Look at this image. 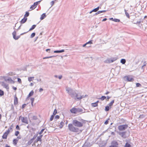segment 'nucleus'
Masks as SVG:
<instances>
[{"instance_id":"f257e3e1","label":"nucleus","mask_w":147,"mask_h":147,"mask_svg":"<svg viewBox=\"0 0 147 147\" xmlns=\"http://www.w3.org/2000/svg\"><path fill=\"white\" fill-rule=\"evenodd\" d=\"M66 90L67 92L70 96L71 97L75 100L77 99L78 96H79V94H77L75 90H74L72 88L68 87L66 88Z\"/></svg>"},{"instance_id":"f03ea898","label":"nucleus","mask_w":147,"mask_h":147,"mask_svg":"<svg viewBox=\"0 0 147 147\" xmlns=\"http://www.w3.org/2000/svg\"><path fill=\"white\" fill-rule=\"evenodd\" d=\"M83 119H81L80 122L79 121L77 120H74L72 122V123L73 125L75 126L78 127H82L83 125Z\"/></svg>"},{"instance_id":"7ed1b4c3","label":"nucleus","mask_w":147,"mask_h":147,"mask_svg":"<svg viewBox=\"0 0 147 147\" xmlns=\"http://www.w3.org/2000/svg\"><path fill=\"white\" fill-rule=\"evenodd\" d=\"M68 128L69 130L73 132H78L79 129L77 127H74L73 126V125L72 124H69L68 125Z\"/></svg>"},{"instance_id":"20e7f679","label":"nucleus","mask_w":147,"mask_h":147,"mask_svg":"<svg viewBox=\"0 0 147 147\" xmlns=\"http://www.w3.org/2000/svg\"><path fill=\"white\" fill-rule=\"evenodd\" d=\"M117 59L116 58H113L111 59H107L105 61V62L107 63H109L115 61Z\"/></svg>"},{"instance_id":"39448f33","label":"nucleus","mask_w":147,"mask_h":147,"mask_svg":"<svg viewBox=\"0 0 147 147\" xmlns=\"http://www.w3.org/2000/svg\"><path fill=\"white\" fill-rule=\"evenodd\" d=\"M128 127V125H120L118 127V129L120 131H123L125 130Z\"/></svg>"},{"instance_id":"423d86ee","label":"nucleus","mask_w":147,"mask_h":147,"mask_svg":"<svg viewBox=\"0 0 147 147\" xmlns=\"http://www.w3.org/2000/svg\"><path fill=\"white\" fill-rule=\"evenodd\" d=\"M20 119L21 120L22 122L25 123L26 124L28 123V119L27 117H20Z\"/></svg>"},{"instance_id":"0eeeda50","label":"nucleus","mask_w":147,"mask_h":147,"mask_svg":"<svg viewBox=\"0 0 147 147\" xmlns=\"http://www.w3.org/2000/svg\"><path fill=\"white\" fill-rule=\"evenodd\" d=\"M65 51V50L64 49H62L61 50H57L55 51H51L49 52L51 53H63Z\"/></svg>"},{"instance_id":"6e6552de","label":"nucleus","mask_w":147,"mask_h":147,"mask_svg":"<svg viewBox=\"0 0 147 147\" xmlns=\"http://www.w3.org/2000/svg\"><path fill=\"white\" fill-rule=\"evenodd\" d=\"M12 35L13 36V38L15 40H17L20 37V36H16V32L14 31L12 33Z\"/></svg>"},{"instance_id":"1a4fd4ad","label":"nucleus","mask_w":147,"mask_h":147,"mask_svg":"<svg viewBox=\"0 0 147 147\" xmlns=\"http://www.w3.org/2000/svg\"><path fill=\"white\" fill-rule=\"evenodd\" d=\"M126 132L123 131L119 132V134L123 138H125L126 137Z\"/></svg>"},{"instance_id":"9d476101","label":"nucleus","mask_w":147,"mask_h":147,"mask_svg":"<svg viewBox=\"0 0 147 147\" xmlns=\"http://www.w3.org/2000/svg\"><path fill=\"white\" fill-rule=\"evenodd\" d=\"M126 80L129 82H132L134 79L131 76H127L125 77Z\"/></svg>"},{"instance_id":"9b49d317","label":"nucleus","mask_w":147,"mask_h":147,"mask_svg":"<svg viewBox=\"0 0 147 147\" xmlns=\"http://www.w3.org/2000/svg\"><path fill=\"white\" fill-rule=\"evenodd\" d=\"M0 83L1 85L4 88H5L6 89H9L8 85L6 84L5 82H1Z\"/></svg>"},{"instance_id":"f8f14e48","label":"nucleus","mask_w":147,"mask_h":147,"mask_svg":"<svg viewBox=\"0 0 147 147\" xmlns=\"http://www.w3.org/2000/svg\"><path fill=\"white\" fill-rule=\"evenodd\" d=\"M4 80L5 81L7 82V81H8L10 83H14V82L13 80L11 78H4Z\"/></svg>"},{"instance_id":"ddd939ff","label":"nucleus","mask_w":147,"mask_h":147,"mask_svg":"<svg viewBox=\"0 0 147 147\" xmlns=\"http://www.w3.org/2000/svg\"><path fill=\"white\" fill-rule=\"evenodd\" d=\"M27 18H26L24 17L23 18L20 22L21 24H23L25 23L27 20Z\"/></svg>"},{"instance_id":"4468645a","label":"nucleus","mask_w":147,"mask_h":147,"mask_svg":"<svg viewBox=\"0 0 147 147\" xmlns=\"http://www.w3.org/2000/svg\"><path fill=\"white\" fill-rule=\"evenodd\" d=\"M81 112L82 113H84L85 112V111H84L83 109H82L79 108H76V113Z\"/></svg>"},{"instance_id":"2eb2a0df","label":"nucleus","mask_w":147,"mask_h":147,"mask_svg":"<svg viewBox=\"0 0 147 147\" xmlns=\"http://www.w3.org/2000/svg\"><path fill=\"white\" fill-rule=\"evenodd\" d=\"M37 6V5L35 3V2H34V4L32 5L30 7V8L32 9L31 10H32V9H34Z\"/></svg>"},{"instance_id":"dca6fc26","label":"nucleus","mask_w":147,"mask_h":147,"mask_svg":"<svg viewBox=\"0 0 147 147\" xmlns=\"http://www.w3.org/2000/svg\"><path fill=\"white\" fill-rule=\"evenodd\" d=\"M70 111L72 113H76V108H73L70 110Z\"/></svg>"},{"instance_id":"f3484780","label":"nucleus","mask_w":147,"mask_h":147,"mask_svg":"<svg viewBox=\"0 0 147 147\" xmlns=\"http://www.w3.org/2000/svg\"><path fill=\"white\" fill-rule=\"evenodd\" d=\"M8 132H5L3 134L2 136V138L3 139H6L7 135H8Z\"/></svg>"},{"instance_id":"a211bd4d","label":"nucleus","mask_w":147,"mask_h":147,"mask_svg":"<svg viewBox=\"0 0 147 147\" xmlns=\"http://www.w3.org/2000/svg\"><path fill=\"white\" fill-rule=\"evenodd\" d=\"M87 96L86 95H85V96L83 95L82 96H81L79 94V96H78L77 98V99L78 100H80L86 97Z\"/></svg>"},{"instance_id":"6ab92c4d","label":"nucleus","mask_w":147,"mask_h":147,"mask_svg":"<svg viewBox=\"0 0 147 147\" xmlns=\"http://www.w3.org/2000/svg\"><path fill=\"white\" fill-rule=\"evenodd\" d=\"M46 17L45 13H43L41 16L40 18V19L41 20H43Z\"/></svg>"},{"instance_id":"aec40b11","label":"nucleus","mask_w":147,"mask_h":147,"mask_svg":"<svg viewBox=\"0 0 147 147\" xmlns=\"http://www.w3.org/2000/svg\"><path fill=\"white\" fill-rule=\"evenodd\" d=\"M42 136V135H40V136H38L37 137L36 139V142H38V141H41V138Z\"/></svg>"},{"instance_id":"412c9836","label":"nucleus","mask_w":147,"mask_h":147,"mask_svg":"<svg viewBox=\"0 0 147 147\" xmlns=\"http://www.w3.org/2000/svg\"><path fill=\"white\" fill-rule=\"evenodd\" d=\"M18 140L17 139H14L13 140V144L16 145L17 144Z\"/></svg>"},{"instance_id":"4be33fe9","label":"nucleus","mask_w":147,"mask_h":147,"mask_svg":"<svg viewBox=\"0 0 147 147\" xmlns=\"http://www.w3.org/2000/svg\"><path fill=\"white\" fill-rule=\"evenodd\" d=\"M47 131V129H42L41 131L39 133L40 134H42V133L43 132H44V133H46V131Z\"/></svg>"},{"instance_id":"5701e85b","label":"nucleus","mask_w":147,"mask_h":147,"mask_svg":"<svg viewBox=\"0 0 147 147\" xmlns=\"http://www.w3.org/2000/svg\"><path fill=\"white\" fill-rule=\"evenodd\" d=\"M127 10H126L125 9H124V11L125 12V14L127 17L129 18V14L127 12Z\"/></svg>"},{"instance_id":"b1692460","label":"nucleus","mask_w":147,"mask_h":147,"mask_svg":"<svg viewBox=\"0 0 147 147\" xmlns=\"http://www.w3.org/2000/svg\"><path fill=\"white\" fill-rule=\"evenodd\" d=\"M14 104H17L18 103V99L17 97L15 96L14 97Z\"/></svg>"},{"instance_id":"393cba45","label":"nucleus","mask_w":147,"mask_h":147,"mask_svg":"<svg viewBox=\"0 0 147 147\" xmlns=\"http://www.w3.org/2000/svg\"><path fill=\"white\" fill-rule=\"evenodd\" d=\"M36 25H33L31 27L30 29L29 30V31H28V32L29 31H31L32 30H33L36 27Z\"/></svg>"},{"instance_id":"a878e982","label":"nucleus","mask_w":147,"mask_h":147,"mask_svg":"<svg viewBox=\"0 0 147 147\" xmlns=\"http://www.w3.org/2000/svg\"><path fill=\"white\" fill-rule=\"evenodd\" d=\"M13 126L11 125L10 126V127H9V129H8V130L6 131V132H8V134H9V133L10 131L12 130V129H13Z\"/></svg>"},{"instance_id":"bb28decb","label":"nucleus","mask_w":147,"mask_h":147,"mask_svg":"<svg viewBox=\"0 0 147 147\" xmlns=\"http://www.w3.org/2000/svg\"><path fill=\"white\" fill-rule=\"evenodd\" d=\"M100 8V7L99 6L98 7L96 8H94V9H93V11L94 12H96Z\"/></svg>"},{"instance_id":"cd10ccee","label":"nucleus","mask_w":147,"mask_h":147,"mask_svg":"<svg viewBox=\"0 0 147 147\" xmlns=\"http://www.w3.org/2000/svg\"><path fill=\"white\" fill-rule=\"evenodd\" d=\"M64 125V123L62 121H61V123H60V124L59 125V127L60 128H61L63 127V126Z\"/></svg>"},{"instance_id":"c85d7f7f","label":"nucleus","mask_w":147,"mask_h":147,"mask_svg":"<svg viewBox=\"0 0 147 147\" xmlns=\"http://www.w3.org/2000/svg\"><path fill=\"white\" fill-rule=\"evenodd\" d=\"M120 62L122 64H124L125 63L126 60L124 59H122L121 60Z\"/></svg>"},{"instance_id":"c756f323","label":"nucleus","mask_w":147,"mask_h":147,"mask_svg":"<svg viewBox=\"0 0 147 147\" xmlns=\"http://www.w3.org/2000/svg\"><path fill=\"white\" fill-rule=\"evenodd\" d=\"M91 106L93 107H96L98 106V104L96 103L95 102L91 103Z\"/></svg>"},{"instance_id":"7c9ffc66","label":"nucleus","mask_w":147,"mask_h":147,"mask_svg":"<svg viewBox=\"0 0 147 147\" xmlns=\"http://www.w3.org/2000/svg\"><path fill=\"white\" fill-rule=\"evenodd\" d=\"M34 91L33 90L31 91L28 95V97H30L32 96L34 94Z\"/></svg>"},{"instance_id":"2f4dec72","label":"nucleus","mask_w":147,"mask_h":147,"mask_svg":"<svg viewBox=\"0 0 147 147\" xmlns=\"http://www.w3.org/2000/svg\"><path fill=\"white\" fill-rule=\"evenodd\" d=\"M34 78V77H30L28 78V80L30 82L31 81H32Z\"/></svg>"},{"instance_id":"473e14b6","label":"nucleus","mask_w":147,"mask_h":147,"mask_svg":"<svg viewBox=\"0 0 147 147\" xmlns=\"http://www.w3.org/2000/svg\"><path fill=\"white\" fill-rule=\"evenodd\" d=\"M106 97L105 96H102L101 97L99 98L101 100H103L106 98Z\"/></svg>"},{"instance_id":"72a5a7b5","label":"nucleus","mask_w":147,"mask_h":147,"mask_svg":"<svg viewBox=\"0 0 147 147\" xmlns=\"http://www.w3.org/2000/svg\"><path fill=\"white\" fill-rule=\"evenodd\" d=\"M35 34H36L35 32L32 33L31 35L30 38H33L35 36Z\"/></svg>"},{"instance_id":"f704fd0d","label":"nucleus","mask_w":147,"mask_h":147,"mask_svg":"<svg viewBox=\"0 0 147 147\" xmlns=\"http://www.w3.org/2000/svg\"><path fill=\"white\" fill-rule=\"evenodd\" d=\"M114 100H112L109 104L108 105L109 106H111L113 105V104L114 102Z\"/></svg>"},{"instance_id":"c9c22d12","label":"nucleus","mask_w":147,"mask_h":147,"mask_svg":"<svg viewBox=\"0 0 147 147\" xmlns=\"http://www.w3.org/2000/svg\"><path fill=\"white\" fill-rule=\"evenodd\" d=\"M29 13L28 12L26 11V13L24 15V17H27L29 16Z\"/></svg>"},{"instance_id":"e433bc0d","label":"nucleus","mask_w":147,"mask_h":147,"mask_svg":"<svg viewBox=\"0 0 147 147\" xmlns=\"http://www.w3.org/2000/svg\"><path fill=\"white\" fill-rule=\"evenodd\" d=\"M113 21L116 22H120V20L119 19L114 18L113 20Z\"/></svg>"},{"instance_id":"4c0bfd02","label":"nucleus","mask_w":147,"mask_h":147,"mask_svg":"<svg viewBox=\"0 0 147 147\" xmlns=\"http://www.w3.org/2000/svg\"><path fill=\"white\" fill-rule=\"evenodd\" d=\"M109 109V106H106L105 107V110L106 111H108Z\"/></svg>"},{"instance_id":"58836bf2","label":"nucleus","mask_w":147,"mask_h":147,"mask_svg":"<svg viewBox=\"0 0 147 147\" xmlns=\"http://www.w3.org/2000/svg\"><path fill=\"white\" fill-rule=\"evenodd\" d=\"M4 94V92L3 91L0 90V96H2Z\"/></svg>"},{"instance_id":"ea45409f","label":"nucleus","mask_w":147,"mask_h":147,"mask_svg":"<svg viewBox=\"0 0 147 147\" xmlns=\"http://www.w3.org/2000/svg\"><path fill=\"white\" fill-rule=\"evenodd\" d=\"M136 87H140L141 86V85L139 83H136Z\"/></svg>"},{"instance_id":"a19ab883","label":"nucleus","mask_w":147,"mask_h":147,"mask_svg":"<svg viewBox=\"0 0 147 147\" xmlns=\"http://www.w3.org/2000/svg\"><path fill=\"white\" fill-rule=\"evenodd\" d=\"M92 43V40H90L88 42H86V44H87V45H90Z\"/></svg>"},{"instance_id":"79ce46f5","label":"nucleus","mask_w":147,"mask_h":147,"mask_svg":"<svg viewBox=\"0 0 147 147\" xmlns=\"http://www.w3.org/2000/svg\"><path fill=\"white\" fill-rule=\"evenodd\" d=\"M141 20H140L139 21H137L136 23H134V24H138L139 26L140 24V23H141Z\"/></svg>"},{"instance_id":"37998d69","label":"nucleus","mask_w":147,"mask_h":147,"mask_svg":"<svg viewBox=\"0 0 147 147\" xmlns=\"http://www.w3.org/2000/svg\"><path fill=\"white\" fill-rule=\"evenodd\" d=\"M57 110L56 109H55L53 112V115H55L57 113Z\"/></svg>"},{"instance_id":"c03bdc74","label":"nucleus","mask_w":147,"mask_h":147,"mask_svg":"<svg viewBox=\"0 0 147 147\" xmlns=\"http://www.w3.org/2000/svg\"><path fill=\"white\" fill-rule=\"evenodd\" d=\"M130 145L128 143H126L125 146V147H130Z\"/></svg>"},{"instance_id":"a18cd8bd","label":"nucleus","mask_w":147,"mask_h":147,"mask_svg":"<svg viewBox=\"0 0 147 147\" xmlns=\"http://www.w3.org/2000/svg\"><path fill=\"white\" fill-rule=\"evenodd\" d=\"M54 3L55 2L54 1H53L51 2L50 4L51 5V7H52L54 5Z\"/></svg>"},{"instance_id":"49530a36","label":"nucleus","mask_w":147,"mask_h":147,"mask_svg":"<svg viewBox=\"0 0 147 147\" xmlns=\"http://www.w3.org/2000/svg\"><path fill=\"white\" fill-rule=\"evenodd\" d=\"M55 115H52L51 118H50V121H52L53 120V118H54V116Z\"/></svg>"},{"instance_id":"de8ad7c7","label":"nucleus","mask_w":147,"mask_h":147,"mask_svg":"<svg viewBox=\"0 0 147 147\" xmlns=\"http://www.w3.org/2000/svg\"><path fill=\"white\" fill-rule=\"evenodd\" d=\"M19 134V131H17L16 132L15 134V136H17Z\"/></svg>"},{"instance_id":"09e8293b","label":"nucleus","mask_w":147,"mask_h":147,"mask_svg":"<svg viewBox=\"0 0 147 147\" xmlns=\"http://www.w3.org/2000/svg\"><path fill=\"white\" fill-rule=\"evenodd\" d=\"M53 57V56H51L50 57H44L43 58V59H48V58H52Z\"/></svg>"},{"instance_id":"8fccbe9b","label":"nucleus","mask_w":147,"mask_h":147,"mask_svg":"<svg viewBox=\"0 0 147 147\" xmlns=\"http://www.w3.org/2000/svg\"><path fill=\"white\" fill-rule=\"evenodd\" d=\"M42 0H40L39 1H37L36 2H35V3L37 5H38L39 4L41 1H42Z\"/></svg>"},{"instance_id":"3c124183","label":"nucleus","mask_w":147,"mask_h":147,"mask_svg":"<svg viewBox=\"0 0 147 147\" xmlns=\"http://www.w3.org/2000/svg\"><path fill=\"white\" fill-rule=\"evenodd\" d=\"M18 81L20 83H21V79L20 78H18Z\"/></svg>"},{"instance_id":"603ef678","label":"nucleus","mask_w":147,"mask_h":147,"mask_svg":"<svg viewBox=\"0 0 147 147\" xmlns=\"http://www.w3.org/2000/svg\"><path fill=\"white\" fill-rule=\"evenodd\" d=\"M32 142V140H30V141L28 142V145H30L31 143Z\"/></svg>"},{"instance_id":"864d4df0","label":"nucleus","mask_w":147,"mask_h":147,"mask_svg":"<svg viewBox=\"0 0 147 147\" xmlns=\"http://www.w3.org/2000/svg\"><path fill=\"white\" fill-rule=\"evenodd\" d=\"M146 62H144V65L142 66V69H144L143 67L144 66H146Z\"/></svg>"},{"instance_id":"5fc2aeb1","label":"nucleus","mask_w":147,"mask_h":147,"mask_svg":"<svg viewBox=\"0 0 147 147\" xmlns=\"http://www.w3.org/2000/svg\"><path fill=\"white\" fill-rule=\"evenodd\" d=\"M33 119L34 120H36L37 119V117L36 116H33Z\"/></svg>"},{"instance_id":"6e6d98bb","label":"nucleus","mask_w":147,"mask_h":147,"mask_svg":"<svg viewBox=\"0 0 147 147\" xmlns=\"http://www.w3.org/2000/svg\"><path fill=\"white\" fill-rule=\"evenodd\" d=\"M16 128L17 129H18L19 130H20V127L18 125H17L16 126Z\"/></svg>"},{"instance_id":"4d7b16f0","label":"nucleus","mask_w":147,"mask_h":147,"mask_svg":"<svg viewBox=\"0 0 147 147\" xmlns=\"http://www.w3.org/2000/svg\"><path fill=\"white\" fill-rule=\"evenodd\" d=\"M88 58L89 61H91L92 59V57H89Z\"/></svg>"},{"instance_id":"13d9d810","label":"nucleus","mask_w":147,"mask_h":147,"mask_svg":"<svg viewBox=\"0 0 147 147\" xmlns=\"http://www.w3.org/2000/svg\"><path fill=\"white\" fill-rule=\"evenodd\" d=\"M26 105V104H24L22 105V108H24Z\"/></svg>"},{"instance_id":"bf43d9fd","label":"nucleus","mask_w":147,"mask_h":147,"mask_svg":"<svg viewBox=\"0 0 147 147\" xmlns=\"http://www.w3.org/2000/svg\"><path fill=\"white\" fill-rule=\"evenodd\" d=\"M59 115H57L55 116V119H58L59 118Z\"/></svg>"},{"instance_id":"052dcab7","label":"nucleus","mask_w":147,"mask_h":147,"mask_svg":"<svg viewBox=\"0 0 147 147\" xmlns=\"http://www.w3.org/2000/svg\"><path fill=\"white\" fill-rule=\"evenodd\" d=\"M144 117V116L143 115H141L139 116L140 118H142Z\"/></svg>"},{"instance_id":"680f3d73","label":"nucleus","mask_w":147,"mask_h":147,"mask_svg":"<svg viewBox=\"0 0 147 147\" xmlns=\"http://www.w3.org/2000/svg\"><path fill=\"white\" fill-rule=\"evenodd\" d=\"M108 123V120H106L105 122V123H104L106 124V125H107V124Z\"/></svg>"},{"instance_id":"e2e57ef3","label":"nucleus","mask_w":147,"mask_h":147,"mask_svg":"<svg viewBox=\"0 0 147 147\" xmlns=\"http://www.w3.org/2000/svg\"><path fill=\"white\" fill-rule=\"evenodd\" d=\"M31 102H34V98H31L30 99Z\"/></svg>"},{"instance_id":"0e129e2a","label":"nucleus","mask_w":147,"mask_h":147,"mask_svg":"<svg viewBox=\"0 0 147 147\" xmlns=\"http://www.w3.org/2000/svg\"><path fill=\"white\" fill-rule=\"evenodd\" d=\"M87 44H86V43L85 44H84L83 45V47H84L86 46V45H87Z\"/></svg>"},{"instance_id":"69168bd1","label":"nucleus","mask_w":147,"mask_h":147,"mask_svg":"<svg viewBox=\"0 0 147 147\" xmlns=\"http://www.w3.org/2000/svg\"><path fill=\"white\" fill-rule=\"evenodd\" d=\"M62 76L61 75V76H59V77H58V78L59 79H61L62 78Z\"/></svg>"},{"instance_id":"338daca9","label":"nucleus","mask_w":147,"mask_h":147,"mask_svg":"<svg viewBox=\"0 0 147 147\" xmlns=\"http://www.w3.org/2000/svg\"><path fill=\"white\" fill-rule=\"evenodd\" d=\"M107 20V19L106 18H104L102 20V21H105Z\"/></svg>"},{"instance_id":"774afa93","label":"nucleus","mask_w":147,"mask_h":147,"mask_svg":"<svg viewBox=\"0 0 147 147\" xmlns=\"http://www.w3.org/2000/svg\"><path fill=\"white\" fill-rule=\"evenodd\" d=\"M101 11V13H104V12H105L106 11V10H102V11Z\"/></svg>"}]
</instances>
